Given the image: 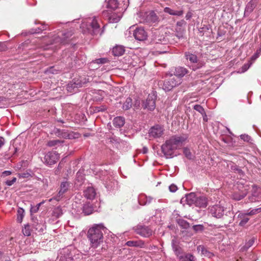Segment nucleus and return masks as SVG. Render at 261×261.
Here are the masks:
<instances>
[{
  "label": "nucleus",
  "instance_id": "1",
  "mask_svg": "<svg viewBox=\"0 0 261 261\" xmlns=\"http://www.w3.org/2000/svg\"><path fill=\"white\" fill-rule=\"evenodd\" d=\"M188 138L189 136L186 134L170 137L161 146L164 156L167 159H170L176 155L175 151L181 148L188 142Z\"/></svg>",
  "mask_w": 261,
  "mask_h": 261
},
{
  "label": "nucleus",
  "instance_id": "2",
  "mask_svg": "<svg viewBox=\"0 0 261 261\" xmlns=\"http://www.w3.org/2000/svg\"><path fill=\"white\" fill-rule=\"evenodd\" d=\"M105 229L102 223L94 224L88 231V238L90 241L91 246L97 248L103 242V232Z\"/></svg>",
  "mask_w": 261,
  "mask_h": 261
},
{
  "label": "nucleus",
  "instance_id": "3",
  "mask_svg": "<svg viewBox=\"0 0 261 261\" xmlns=\"http://www.w3.org/2000/svg\"><path fill=\"white\" fill-rule=\"evenodd\" d=\"M81 28L83 29L84 33L90 34L92 36L98 34L101 35L103 32V30L101 31L97 18L95 17L88 18L86 23L83 22L82 24Z\"/></svg>",
  "mask_w": 261,
  "mask_h": 261
},
{
  "label": "nucleus",
  "instance_id": "4",
  "mask_svg": "<svg viewBox=\"0 0 261 261\" xmlns=\"http://www.w3.org/2000/svg\"><path fill=\"white\" fill-rule=\"evenodd\" d=\"M82 256L79 250L70 247L63 249L61 252L60 261H79Z\"/></svg>",
  "mask_w": 261,
  "mask_h": 261
},
{
  "label": "nucleus",
  "instance_id": "5",
  "mask_svg": "<svg viewBox=\"0 0 261 261\" xmlns=\"http://www.w3.org/2000/svg\"><path fill=\"white\" fill-rule=\"evenodd\" d=\"M210 213L211 215L217 218H221L225 214L226 216H229L230 217L233 216V213L229 210L222 206L221 204H215L210 208Z\"/></svg>",
  "mask_w": 261,
  "mask_h": 261
},
{
  "label": "nucleus",
  "instance_id": "6",
  "mask_svg": "<svg viewBox=\"0 0 261 261\" xmlns=\"http://www.w3.org/2000/svg\"><path fill=\"white\" fill-rule=\"evenodd\" d=\"M181 83V79L171 75L168 79L164 81L163 89L166 91H169L179 85Z\"/></svg>",
  "mask_w": 261,
  "mask_h": 261
},
{
  "label": "nucleus",
  "instance_id": "7",
  "mask_svg": "<svg viewBox=\"0 0 261 261\" xmlns=\"http://www.w3.org/2000/svg\"><path fill=\"white\" fill-rule=\"evenodd\" d=\"M107 8L115 10L117 8H121L122 10H125L128 5V0H106Z\"/></svg>",
  "mask_w": 261,
  "mask_h": 261
},
{
  "label": "nucleus",
  "instance_id": "8",
  "mask_svg": "<svg viewBox=\"0 0 261 261\" xmlns=\"http://www.w3.org/2000/svg\"><path fill=\"white\" fill-rule=\"evenodd\" d=\"M172 248L178 257L179 261H195V257L190 253H181L178 246L174 244V240L172 242Z\"/></svg>",
  "mask_w": 261,
  "mask_h": 261
},
{
  "label": "nucleus",
  "instance_id": "9",
  "mask_svg": "<svg viewBox=\"0 0 261 261\" xmlns=\"http://www.w3.org/2000/svg\"><path fill=\"white\" fill-rule=\"evenodd\" d=\"M164 133L163 127L159 125H155L151 127L148 132V136L150 138L156 139L161 137Z\"/></svg>",
  "mask_w": 261,
  "mask_h": 261
},
{
  "label": "nucleus",
  "instance_id": "10",
  "mask_svg": "<svg viewBox=\"0 0 261 261\" xmlns=\"http://www.w3.org/2000/svg\"><path fill=\"white\" fill-rule=\"evenodd\" d=\"M70 184L67 181H63L61 182L59 191L57 195L54 196L53 198L49 200V201H51L53 199H55L57 201H59L63 197L64 193H65L69 189Z\"/></svg>",
  "mask_w": 261,
  "mask_h": 261
},
{
  "label": "nucleus",
  "instance_id": "11",
  "mask_svg": "<svg viewBox=\"0 0 261 261\" xmlns=\"http://www.w3.org/2000/svg\"><path fill=\"white\" fill-rule=\"evenodd\" d=\"M135 231L140 236L148 238L152 234V230L147 226L138 225L134 227Z\"/></svg>",
  "mask_w": 261,
  "mask_h": 261
},
{
  "label": "nucleus",
  "instance_id": "12",
  "mask_svg": "<svg viewBox=\"0 0 261 261\" xmlns=\"http://www.w3.org/2000/svg\"><path fill=\"white\" fill-rule=\"evenodd\" d=\"M59 159V154L56 151L48 152L44 157L43 162L47 165L55 164Z\"/></svg>",
  "mask_w": 261,
  "mask_h": 261
},
{
  "label": "nucleus",
  "instance_id": "13",
  "mask_svg": "<svg viewBox=\"0 0 261 261\" xmlns=\"http://www.w3.org/2000/svg\"><path fill=\"white\" fill-rule=\"evenodd\" d=\"M73 207L75 206L77 208L76 211L77 212H80L81 210H82L83 213L85 215H89L91 214L93 211V208L91 203L89 202H86L83 205L81 204H77L76 202H75V204H73Z\"/></svg>",
  "mask_w": 261,
  "mask_h": 261
},
{
  "label": "nucleus",
  "instance_id": "14",
  "mask_svg": "<svg viewBox=\"0 0 261 261\" xmlns=\"http://www.w3.org/2000/svg\"><path fill=\"white\" fill-rule=\"evenodd\" d=\"M155 96L154 95H148L146 99L143 102L142 107L149 111H153L155 108Z\"/></svg>",
  "mask_w": 261,
  "mask_h": 261
},
{
  "label": "nucleus",
  "instance_id": "15",
  "mask_svg": "<svg viewBox=\"0 0 261 261\" xmlns=\"http://www.w3.org/2000/svg\"><path fill=\"white\" fill-rule=\"evenodd\" d=\"M72 36V33L70 32H60L58 33V35L57 37H55L53 41V42H51V44H53L54 43H58L65 44L66 43V40L69 38L70 37Z\"/></svg>",
  "mask_w": 261,
  "mask_h": 261
},
{
  "label": "nucleus",
  "instance_id": "16",
  "mask_svg": "<svg viewBox=\"0 0 261 261\" xmlns=\"http://www.w3.org/2000/svg\"><path fill=\"white\" fill-rule=\"evenodd\" d=\"M152 41L156 44H167L168 39L165 36L163 33L159 31H156L153 33Z\"/></svg>",
  "mask_w": 261,
  "mask_h": 261
},
{
  "label": "nucleus",
  "instance_id": "17",
  "mask_svg": "<svg viewBox=\"0 0 261 261\" xmlns=\"http://www.w3.org/2000/svg\"><path fill=\"white\" fill-rule=\"evenodd\" d=\"M133 35L135 38L140 41H143L147 38V33L142 28H136L133 33Z\"/></svg>",
  "mask_w": 261,
  "mask_h": 261
},
{
  "label": "nucleus",
  "instance_id": "18",
  "mask_svg": "<svg viewBox=\"0 0 261 261\" xmlns=\"http://www.w3.org/2000/svg\"><path fill=\"white\" fill-rule=\"evenodd\" d=\"M197 198V197L196 196L195 193H190L186 195L185 197L181 198V202H186V203L189 205H195Z\"/></svg>",
  "mask_w": 261,
  "mask_h": 261
},
{
  "label": "nucleus",
  "instance_id": "19",
  "mask_svg": "<svg viewBox=\"0 0 261 261\" xmlns=\"http://www.w3.org/2000/svg\"><path fill=\"white\" fill-rule=\"evenodd\" d=\"M144 21L149 23L156 22L158 21V17L153 11H150L145 15Z\"/></svg>",
  "mask_w": 261,
  "mask_h": 261
},
{
  "label": "nucleus",
  "instance_id": "20",
  "mask_svg": "<svg viewBox=\"0 0 261 261\" xmlns=\"http://www.w3.org/2000/svg\"><path fill=\"white\" fill-rule=\"evenodd\" d=\"M152 198L147 196L144 194H141L138 196V202L141 205H145L151 203Z\"/></svg>",
  "mask_w": 261,
  "mask_h": 261
},
{
  "label": "nucleus",
  "instance_id": "21",
  "mask_svg": "<svg viewBox=\"0 0 261 261\" xmlns=\"http://www.w3.org/2000/svg\"><path fill=\"white\" fill-rule=\"evenodd\" d=\"M258 0H251L246 5L245 10V14H250L254 10L258 3Z\"/></svg>",
  "mask_w": 261,
  "mask_h": 261
},
{
  "label": "nucleus",
  "instance_id": "22",
  "mask_svg": "<svg viewBox=\"0 0 261 261\" xmlns=\"http://www.w3.org/2000/svg\"><path fill=\"white\" fill-rule=\"evenodd\" d=\"M207 205V199L204 196L197 197L195 205L200 207H205Z\"/></svg>",
  "mask_w": 261,
  "mask_h": 261
},
{
  "label": "nucleus",
  "instance_id": "23",
  "mask_svg": "<svg viewBox=\"0 0 261 261\" xmlns=\"http://www.w3.org/2000/svg\"><path fill=\"white\" fill-rule=\"evenodd\" d=\"M188 73V70L183 67L178 66L176 67L174 72V76L181 79Z\"/></svg>",
  "mask_w": 261,
  "mask_h": 261
},
{
  "label": "nucleus",
  "instance_id": "24",
  "mask_svg": "<svg viewBox=\"0 0 261 261\" xmlns=\"http://www.w3.org/2000/svg\"><path fill=\"white\" fill-rule=\"evenodd\" d=\"M85 196L89 199H93L96 195L95 189L92 187H88L84 191Z\"/></svg>",
  "mask_w": 261,
  "mask_h": 261
},
{
  "label": "nucleus",
  "instance_id": "25",
  "mask_svg": "<svg viewBox=\"0 0 261 261\" xmlns=\"http://www.w3.org/2000/svg\"><path fill=\"white\" fill-rule=\"evenodd\" d=\"M185 57L191 63L195 64L198 63V60L197 55L191 52H186L185 53Z\"/></svg>",
  "mask_w": 261,
  "mask_h": 261
},
{
  "label": "nucleus",
  "instance_id": "26",
  "mask_svg": "<svg viewBox=\"0 0 261 261\" xmlns=\"http://www.w3.org/2000/svg\"><path fill=\"white\" fill-rule=\"evenodd\" d=\"M247 216V213H240L238 214V217L240 220V222H239V225L241 226H244L246 225V224L248 222L249 218H248Z\"/></svg>",
  "mask_w": 261,
  "mask_h": 261
},
{
  "label": "nucleus",
  "instance_id": "27",
  "mask_svg": "<svg viewBox=\"0 0 261 261\" xmlns=\"http://www.w3.org/2000/svg\"><path fill=\"white\" fill-rule=\"evenodd\" d=\"M125 49L122 45H116L113 47L112 53L115 56H122L124 53Z\"/></svg>",
  "mask_w": 261,
  "mask_h": 261
},
{
  "label": "nucleus",
  "instance_id": "28",
  "mask_svg": "<svg viewBox=\"0 0 261 261\" xmlns=\"http://www.w3.org/2000/svg\"><path fill=\"white\" fill-rule=\"evenodd\" d=\"M113 125L117 127L120 128L123 126L125 123V119L122 117H115L113 120Z\"/></svg>",
  "mask_w": 261,
  "mask_h": 261
},
{
  "label": "nucleus",
  "instance_id": "29",
  "mask_svg": "<svg viewBox=\"0 0 261 261\" xmlns=\"http://www.w3.org/2000/svg\"><path fill=\"white\" fill-rule=\"evenodd\" d=\"M127 246L143 248L144 243L142 241H128L125 244Z\"/></svg>",
  "mask_w": 261,
  "mask_h": 261
},
{
  "label": "nucleus",
  "instance_id": "30",
  "mask_svg": "<svg viewBox=\"0 0 261 261\" xmlns=\"http://www.w3.org/2000/svg\"><path fill=\"white\" fill-rule=\"evenodd\" d=\"M164 11L165 12L168 13L172 15H175V16H181L183 14V11L182 10H174L173 9H171V8L169 7H166L164 8Z\"/></svg>",
  "mask_w": 261,
  "mask_h": 261
},
{
  "label": "nucleus",
  "instance_id": "31",
  "mask_svg": "<svg viewBox=\"0 0 261 261\" xmlns=\"http://www.w3.org/2000/svg\"><path fill=\"white\" fill-rule=\"evenodd\" d=\"M247 187L248 186L244 187V191L242 190V194L234 193L233 195V198L237 200H240L243 199L247 194V190H248Z\"/></svg>",
  "mask_w": 261,
  "mask_h": 261
},
{
  "label": "nucleus",
  "instance_id": "32",
  "mask_svg": "<svg viewBox=\"0 0 261 261\" xmlns=\"http://www.w3.org/2000/svg\"><path fill=\"white\" fill-rule=\"evenodd\" d=\"M102 180L105 182L106 188L108 190H111L115 186V182L110 179V177H108L106 179L103 178Z\"/></svg>",
  "mask_w": 261,
  "mask_h": 261
},
{
  "label": "nucleus",
  "instance_id": "33",
  "mask_svg": "<svg viewBox=\"0 0 261 261\" xmlns=\"http://www.w3.org/2000/svg\"><path fill=\"white\" fill-rule=\"evenodd\" d=\"M33 227L39 232H43L45 229L44 224L39 223L36 222H34Z\"/></svg>",
  "mask_w": 261,
  "mask_h": 261
},
{
  "label": "nucleus",
  "instance_id": "34",
  "mask_svg": "<svg viewBox=\"0 0 261 261\" xmlns=\"http://www.w3.org/2000/svg\"><path fill=\"white\" fill-rule=\"evenodd\" d=\"M132 106V99L127 97L122 106V109L124 110H129Z\"/></svg>",
  "mask_w": 261,
  "mask_h": 261
},
{
  "label": "nucleus",
  "instance_id": "35",
  "mask_svg": "<svg viewBox=\"0 0 261 261\" xmlns=\"http://www.w3.org/2000/svg\"><path fill=\"white\" fill-rule=\"evenodd\" d=\"M177 223L179 226L185 229H187L190 227L189 223L186 220L182 219H179L177 220Z\"/></svg>",
  "mask_w": 261,
  "mask_h": 261
},
{
  "label": "nucleus",
  "instance_id": "36",
  "mask_svg": "<svg viewBox=\"0 0 261 261\" xmlns=\"http://www.w3.org/2000/svg\"><path fill=\"white\" fill-rule=\"evenodd\" d=\"M24 211L22 208H19L17 210V221L21 223L24 216Z\"/></svg>",
  "mask_w": 261,
  "mask_h": 261
},
{
  "label": "nucleus",
  "instance_id": "37",
  "mask_svg": "<svg viewBox=\"0 0 261 261\" xmlns=\"http://www.w3.org/2000/svg\"><path fill=\"white\" fill-rule=\"evenodd\" d=\"M22 233L25 236H30L31 234V229L29 224L24 225L22 229Z\"/></svg>",
  "mask_w": 261,
  "mask_h": 261
},
{
  "label": "nucleus",
  "instance_id": "38",
  "mask_svg": "<svg viewBox=\"0 0 261 261\" xmlns=\"http://www.w3.org/2000/svg\"><path fill=\"white\" fill-rule=\"evenodd\" d=\"M44 203L43 201L37 204L35 206H33V205H31V209H30V212L31 214H33V213H37L39 209V207L40 206Z\"/></svg>",
  "mask_w": 261,
  "mask_h": 261
},
{
  "label": "nucleus",
  "instance_id": "39",
  "mask_svg": "<svg viewBox=\"0 0 261 261\" xmlns=\"http://www.w3.org/2000/svg\"><path fill=\"white\" fill-rule=\"evenodd\" d=\"M63 142L62 141L59 140H50L47 142V146L49 147H53L59 144H61Z\"/></svg>",
  "mask_w": 261,
  "mask_h": 261
},
{
  "label": "nucleus",
  "instance_id": "40",
  "mask_svg": "<svg viewBox=\"0 0 261 261\" xmlns=\"http://www.w3.org/2000/svg\"><path fill=\"white\" fill-rule=\"evenodd\" d=\"M183 153L184 155L189 159H192V154L190 149L187 147H185L183 149Z\"/></svg>",
  "mask_w": 261,
  "mask_h": 261
},
{
  "label": "nucleus",
  "instance_id": "41",
  "mask_svg": "<svg viewBox=\"0 0 261 261\" xmlns=\"http://www.w3.org/2000/svg\"><path fill=\"white\" fill-rule=\"evenodd\" d=\"M240 138L242 140L247 142L251 143L252 141V139H251V138L246 134L241 135L240 136Z\"/></svg>",
  "mask_w": 261,
  "mask_h": 261
},
{
  "label": "nucleus",
  "instance_id": "42",
  "mask_svg": "<svg viewBox=\"0 0 261 261\" xmlns=\"http://www.w3.org/2000/svg\"><path fill=\"white\" fill-rule=\"evenodd\" d=\"M46 26L45 25H44V24H43V25H42L41 28H38V29H36L35 30L34 29H32L30 31V33H32V34L39 33L42 30H46Z\"/></svg>",
  "mask_w": 261,
  "mask_h": 261
},
{
  "label": "nucleus",
  "instance_id": "43",
  "mask_svg": "<svg viewBox=\"0 0 261 261\" xmlns=\"http://www.w3.org/2000/svg\"><path fill=\"white\" fill-rule=\"evenodd\" d=\"M203 226L200 224L193 226V229L195 232H201L203 231Z\"/></svg>",
  "mask_w": 261,
  "mask_h": 261
},
{
  "label": "nucleus",
  "instance_id": "44",
  "mask_svg": "<svg viewBox=\"0 0 261 261\" xmlns=\"http://www.w3.org/2000/svg\"><path fill=\"white\" fill-rule=\"evenodd\" d=\"M261 212V207L257 208L251 210L249 212L246 213L248 215H253L258 213Z\"/></svg>",
  "mask_w": 261,
  "mask_h": 261
},
{
  "label": "nucleus",
  "instance_id": "45",
  "mask_svg": "<svg viewBox=\"0 0 261 261\" xmlns=\"http://www.w3.org/2000/svg\"><path fill=\"white\" fill-rule=\"evenodd\" d=\"M194 109L197 112H199L201 114H203L204 113V109L199 105H196L194 106Z\"/></svg>",
  "mask_w": 261,
  "mask_h": 261
},
{
  "label": "nucleus",
  "instance_id": "46",
  "mask_svg": "<svg viewBox=\"0 0 261 261\" xmlns=\"http://www.w3.org/2000/svg\"><path fill=\"white\" fill-rule=\"evenodd\" d=\"M254 243V239L252 238L250 239L245 244L244 246V248L245 249H247L249 248H250L251 246L253 245V244Z\"/></svg>",
  "mask_w": 261,
  "mask_h": 261
},
{
  "label": "nucleus",
  "instance_id": "47",
  "mask_svg": "<svg viewBox=\"0 0 261 261\" xmlns=\"http://www.w3.org/2000/svg\"><path fill=\"white\" fill-rule=\"evenodd\" d=\"M261 51L260 49L257 50L256 52L251 57V60L252 61H254L260 54Z\"/></svg>",
  "mask_w": 261,
  "mask_h": 261
},
{
  "label": "nucleus",
  "instance_id": "48",
  "mask_svg": "<svg viewBox=\"0 0 261 261\" xmlns=\"http://www.w3.org/2000/svg\"><path fill=\"white\" fill-rule=\"evenodd\" d=\"M16 181V177H13L11 179L7 180L6 181V184L8 186H11L14 184Z\"/></svg>",
  "mask_w": 261,
  "mask_h": 261
},
{
  "label": "nucleus",
  "instance_id": "49",
  "mask_svg": "<svg viewBox=\"0 0 261 261\" xmlns=\"http://www.w3.org/2000/svg\"><path fill=\"white\" fill-rule=\"evenodd\" d=\"M251 64L252 63L244 64L242 67V72H244L246 71L250 67Z\"/></svg>",
  "mask_w": 261,
  "mask_h": 261
},
{
  "label": "nucleus",
  "instance_id": "50",
  "mask_svg": "<svg viewBox=\"0 0 261 261\" xmlns=\"http://www.w3.org/2000/svg\"><path fill=\"white\" fill-rule=\"evenodd\" d=\"M178 31L176 32L177 33L176 36L178 37L179 38L182 37V34L184 32V29H181V27H179L178 28Z\"/></svg>",
  "mask_w": 261,
  "mask_h": 261
},
{
  "label": "nucleus",
  "instance_id": "51",
  "mask_svg": "<svg viewBox=\"0 0 261 261\" xmlns=\"http://www.w3.org/2000/svg\"><path fill=\"white\" fill-rule=\"evenodd\" d=\"M258 196H259V195H258V194H257L255 192H254L252 194L251 197L250 198V201L251 202H255L257 200L256 197Z\"/></svg>",
  "mask_w": 261,
  "mask_h": 261
},
{
  "label": "nucleus",
  "instance_id": "52",
  "mask_svg": "<svg viewBox=\"0 0 261 261\" xmlns=\"http://www.w3.org/2000/svg\"><path fill=\"white\" fill-rule=\"evenodd\" d=\"M169 189L171 192H175L177 190V186L174 184H172L169 187Z\"/></svg>",
  "mask_w": 261,
  "mask_h": 261
},
{
  "label": "nucleus",
  "instance_id": "53",
  "mask_svg": "<svg viewBox=\"0 0 261 261\" xmlns=\"http://www.w3.org/2000/svg\"><path fill=\"white\" fill-rule=\"evenodd\" d=\"M107 110V107L105 106H100L98 107H96V110H97L98 112H103Z\"/></svg>",
  "mask_w": 261,
  "mask_h": 261
},
{
  "label": "nucleus",
  "instance_id": "54",
  "mask_svg": "<svg viewBox=\"0 0 261 261\" xmlns=\"http://www.w3.org/2000/svg\"><path fill=\"white\" fill-rule=\"evenodd\" d=\"M185 23V22L184 20H181L180 21H178L177 23H176V28L175 29V30H176V32H177L178 31V28L179 27H181L182 25Z\"/></svg>",
  "mask_w": 261,
  "mask_h": 261
},
{
  "label": "nucleus",
  "instance_id": "55",
  "mask_svg": "<svg viewBox=\"0 0 261 261\" xmlns=\"http://www.w3.org/2000/svg\"><path fill=\"white\" fill-rule=\"evenodd\" d=\"M202 252L203 254L206 255L209 257H211L213 255V254L212 253L207 251L205 249H203L202 250Z\"/></svg>",
  "mask_w": 261,
  "mask_h": 261
},
{
  "label": "nucleus",
  "instance_id": "56",
  "mask_svg": "<svg viewBox=\"0 0 261 261\" xmlns=\"http://www.w3.org/2000/svg\"><path fill=\"white\" fill-rule=\"evenodd\" d=\"M107 60L106 58H100L96 60V62L97 63H105L107 62Z\"/></svg>",
  "mask_w": 261,
  "mask_h": 261
},
{
  "label": "nucleus",
  "instance_id": "57",
  "mask_svg": "<svg viewBox=\"0 0 261 261\" xmlns=\"http://www.w3.org/2000/svg\"><path fill=\"white\" fill-rule=\"evenodd\" d=\"M0 261H10V260L8 257L2 256L0 252Z\"/></svg>",
  "mask_w": 261,
  "mask_h": 261
},
{
  "label": "nucleus",
  "instance_id": "58",
  "mask_svg": "<svg viewBox=\"0 0 261 261\" xmlns=\"http://www.w3.org/2000/svg\"><path fill=\"white\" fill-rule=\"evenodd\" d=\"M20 177L22 178H27L31 176L30 174L29 173L26 172V173H23L20 174Z\"/></svg>",
  "mask_w": 261,
  "mask_h": 261
},
{
  "label": "nucleus",
  "instance_id": "59",
  "mask_svg": "<svg viewBox=\"0 0 261 261\" xmlns=\"http://www.w3.org/2000/svg\"><path fill=\"white\" fill-rule=\"evenodd\" d=\"M233 170H236V171L238 172V173L240 175H241L243 174V171H242L241 169L239 168H238V167H234V168L233 169Z\"/></svg>",
  "mask_w": 261,
  "mask_h": 261
},
{
  "label": "nucleus",
  "instance_id": "60",
  "mask_svg": "<svg viewBox=\"0 0 261 261\" xmlns=\"http://www.w3.org/2000/svg\"><path fill=\"white\" fill-rule=\"evenodd\" d=\"M5 144V139L3 137H0V148L2 147Z\"/></svg>",
  "mask_w": 261,
  "mask_h": 261
},
{
  "label": "nucleus",
  "instance_id": "61",
  "mask_svg": "<svg viewBox=\"0 0 261 261\" xmlns=\"http://www.w3.org/2000/svg\"><path fill=\"white\" fill-rule=\"evenodd\" d=\"M120 20V17L119 16L117 18H113L112 19V21L113 22H117L118 21H119V20Z\"/></svg>",
  "mask_w": 261,
  "mask_h": 261
},
{
  "label": "nucleus",
  "instance_id": "62",
  "mask_svg": "<svg viewBox=\"0 0 261 261\" xmlns=\"http://www.w3.org/2000/svg\"><path fill=\"white\" fill-rule=\"evenodd\" d=\"M3 173L5 174L6 175H9L11 174V172L10 171H5Z\"/></svg>",
  "mask_w": 261,
  "mask_h": 261
},
{
  "label": "nucleus",
  "instance_id": "63",
  "mask_svg": "<svg viewBox=\"0 0 261 261\" xmlns=\"http://www.w3.org/2000/svg\"><path fill=\"white\" fill-rule=\"evenodd\" d=\"M199 68V66H196V65H194V66H192V69H193V70H196L197 69H198V68Z\"/></svg>",
  "mask_w": 261,
  "mask_h": 261
},
{
  "label": "nucleus",
  "instance_id": "64",
  "mask_svg": "<svg viewBox=\"0 0 261 261\" xmlns=\"http://www.w3.org/2000/svg\"><path fill=\"white\" fill-rule=\"evenodd\" d=\"M61 208H59V207H58L57 208L55 209V213H56V212H60L61 211Z\"/></svg>",
  "mask_w": 261,
  "mask_h": 261
}]
</instances>
